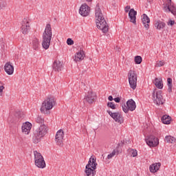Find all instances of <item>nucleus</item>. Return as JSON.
I'll return each mask as SVG.
<instances>
[{
    "mask_svg": "<svg viewBox=\"0 0 176 176\" xmlns=\"http://www.w3.org/2000/svg\"><path fill=\"white\" fill-rule=\"evenodd\" d=\"M135 108H137V105L135 104V102L133 100V99L129 100L126 102V105L124 104V106H122V110L125 113H127L129 111H135Z\"/></svg>",
    "mask_w": 176,
    "mask_h": 176,
    "instance_id": "obj_9",
    "label": "nucleus"
},
{
    "mask_svg": "<svg viewBox=\"0 0 176 176\" xmlns=\"http://www.w3.org/2000/svg\"><path fill=\"white\" fill-rule=\"evenodd\" d=\"M163 65H164V61H160L157 63V67H163Z\"/></svg>",
    "mask_w": 176,
    "mask_h": 176,
    "instance_id": "obj_38",
    "label": "nucleus"
},
{
    "mask_svg": "<svg viewBox=\"0 0 176 176\" xmlns=\"http://www.w3.org/2000/svg\"><path fill=\"white\" fill-rule=\"evenodd\" d=\"M167 86L168 93H171V91H173V79L171 78H168Z\"/></svg>",
    "mask_w": 176,
    "mask_h": 176,
    "instance_id": "obj_28",
    "label": "nucleus"
},
{
    "mask_svg": "<svg viewBox=\"0 0 176 176\" xmlns=\"http://www.w3.org/2000/svg\"><path fill=\"white\" fill-rule=\"evenodd\" d=\"M87 2H91L93 0H86Z\"/></svg>",
    "mask_w": 176,
    "mask_h": 176,
    "instance_id": "obj_45",
    "label": "nucleus"
},
{
    "mask_svg": "<svg viewBox=\"0 0 176 176\" xmlns=\"http://www.w3.org/2000/svg\"><path fill=\"white\" fill-rule=\"evenodd\" d=\"M154 25L157 30H163L166 27V24L162 21H155Z\"/></svg>",
    "mask_w": 176,
    "mask_h": 176,
    "instance_id": "obj_23",
    "label": "nucleus"
},
{
    "mask_svg": "<svg viewBox=\"0 0 176 176\" xmlns=\"http://www.w3.org/2000/svg\"><path fill=\"white\" fill-rule=\"evenodd\" d=\"M53 70L55 72H60V71H63L64 66H63V63L60 60H55L52 65Z\"/></svg>",
    "mask_w": 176,
    "mask_h": 176,
    "instance_id": "obj_18",
    "label": "nucleus"
},
{
    "mask_svg": "<svg viewBox=\"0 0 176 176\" xmlns=\"http://www.w3.org/2000/svg\"><path fill=\"white\" fill-rule=\"evenodd\" d=\"M79 13L83 17H87V16H89V14H90L89 6H87V4L86 3H83L79 9Z\"/></svg>",
    "mask_w": 176,
    "mask_h": 176,
    "instance_id": "obj_14",
    "label": "nucleus"
},
{
    "mask_svg": "<svg viewBox=\"0 0 176 176\" xmlns=\"http://www.w3.org/2000/svg\"><path fill=\"white\" fill-rule=\"evenodd\" d=\"M152 96L154 103L157 105H163V104H164V99H163L162 91H154L152 94Z\"/></svg>",
    "mask_w": 176,
    "mask_h": 176,
    "instance_id": "obj_8",
    "label": "nucleus"
},
{
    "mask_svg": "<svg viewBox=\"0 0 176 176\" xmlns=\"http://www.w3.org/2000/svg\"><path fill=\"white\" fill-rule=\"evenodd\" d=\"M161 120L164 124H170L171 123V117L170 116L164 115Z\"/></svg>",
    "mask_w": 176,
    "mask_h": 176,
    "instance_id": "obj_25",
    "label": "nucleus"
},
{
    "mask_svg": "<svg viewBox=\"0 0 176 176\" xmlns=\"http://www.w3.org/2000/svg\"><path fill=\"white\" fill-rule=\"evenodd\" d=\"M4 8H6V2L5 1L0 2V9H3Z\"/></svg>",
    "mask_w": 176,
    "mask_h": 176,
    "instance_id": "obj_35",
    "label": "nucleus"
},
{
    "mask_svg": "<svg viewBox=\"0 0 176 176\" xmlns=\"http://www.w3.org/2000/svg\"><path fill=\"white\" fill-rule=\"evenodd\" d=\"M56 105V100L53 96H48L42 103L41 111L43 113H47Z\"/></svg>",
    "mask_w": 176,
    "mask_h": 176,
    "instance_id": "obj_5",
    "label": "nucleus"
},
{
    "mask_svg": "<svg viewBox=\"0 0 176 176\" xmlns=\"http://www.w3.org/2000/svg\"><path fill=\"white\" fill-rule=\"evenodd\" d=\"M52 36H53V32H52V25L48 23L46 25L45 31L43 33L42 47L45 50H47V49L50 47Z\"/></svg>",
    "mask_w": 176,
    "mask_h": 176,
    "instance_id": "obj_2",
    "label": "nucleus"
},
{
    "mask_svg": "<svg viewBox=\"0 0 176 176\" xmlns=\"http://www.w3.org/2000/svg\"><path fill=\"white\" fill-rule=\"evenodd\" d=\"M32 46L34 50H38L39 46H41L39 44V40L36 38H34L32 41Z\"/></svg>",
    "mask_w": 176,
    "mask_h": 176,
    "instance_id": "obj_24",
    "label": "nucleus"
},
{
    "mask_svg": "<svg viewBox=\"0 0 176 176\" xmlns=\"http://www.w3.org/2000/svg\"><path fill=\"white\" fill-rule=\"evenodd\" d=\"M142 22L144 25V28H146V30H149V23H151V19H149L148 15H146V14H142Z\"/></svg>",
    "mask_w": 176,
    "mask_h": 176,
    "instance_id": "obj_21",
    "label": "nucleus"
},
{
    "mask_svg": "<svg viewBox=\"0 0 176 176\" xmlns=\"http://www.w3.org/2000/svg\"><path fill=\"white\" fill-rule=\"evenodd\" d=\"M167 3H166V8H168V6L169 7H170V6H171V0H167Z\"/></svg>",
    "mask_w": 176,
    "mask_h": 176,
    "instance_id": "obj_41",
    "label": "nucleus"
},
{
    "mask_svg": "<svg viewBox=\"0 0 176 176\" xmlns=\"http://www.w3.org/2000/svg\"><path fill=\"white\" fill-rule=\"evenodd\" d=\"M3 89H5V87H3V85L0 86V94H2Z\"/></svg>",
    "mask_w": 176,
    "mask_h": 176,
    "instance_id": "obj_42",
    "label": "nucleus"
},
{
    "mask_svg": "<svg viewBox=\"0 0 176 176\" xmlns=\"http://www.w3.org/2000/svg\"><path fill=\"white\" fill-rule=\"evenodd\" d=\"M55 141L58 146H63L64 145V143H63L64 141V131L60 129L56 132Z\"/></svg>",
    "mask_w": 176,
    "mask_h": 176,
    "instance_id": "obj_10",
    "label": "nucleus"
},
{
    "mask_svg": "<svg viewBox=\"0 0 176 176\" xmlns=\"http://www.w3.org/2000/svg\"><path fill=\"white\" fill-rule=\"evenodd\" d=\"M107 107L111 109H116V104H113L112 102H109L107 103Z\"/></svg>",
    "mask_w": 176,
    "mask_h": 176,
    "instance_id": "obj_33",
    "label": "nucleus"
},
{
    "mask_svg": "<svg viewBox=\"0 0 176 176\" xmlns=\"http://www.w3.org/2000/svg\"><path fill=\"white\" fill-rule=\"evenodd\" d=\"M95 17L97 28L102 31L104 34H107V32H108V23H107V21L105 20V18H104L102 11H101V8H100V5L98 3L95 8Z\"/></svg>",
    "mask_w": 176,
    "mask_h": 176,
    "instance_id": "obj_1",
    "label": "nucleus"
},
{
    "mask_svg": "<svg viewBox=\"0 0 176 176\" xmlns=\"http://www.w3.org/2000/svg\"><path fill=\"white\" fill-rule=\"evenodd\" d=\"M67 45H74V41H73L72 38H67Z\"/></svg>",
    "mask_w": 176,
    "mask_h": 176,
    "instance_id": "obj_37",
    "label": "nucleus"
},
{
    "mask_svg": "<svg viewBox=\"0 0 176 176\" xmlns=\"http://www.w3.org/2000/svg\"><path fill=\"white\" fill-rule=\"evenodd\" d=\"M175 23V21L170 20V21L168 22V25H171V26H173V25H174Z\"/></svg>",
    "mask_w": 176,
    "mask_h": 176,
    "instance_id": "obj_40",
    "label": "nucleus"
},
{
    "mask_svg": "<svg viewBox=\"0 0 176 176\" xmlns=\"http://www.w3.org/2000/svg\"><path fill=\"white\" fill-rule=\"evenodd\" d=\"M116 155V151L113 150L111 153L107 155V159H112Z\"/></svg>",
    "mask_w": 176,
    "mask_h": 176,
    "instance_id": "obj_34",
    "label": "nucleus"
},
{
    "mask_svg": "<svg viewBox=\"0 0 176 176\" xmlns=\"http://www.w3.org/2000/svg\"><path fill=\"white\" fill-rule=\"evenodd\" d=\"M4 71L8 74V75H13V73L14 72V67L12 64H10V62H8L5 64Z\"/></svg>",
    "mask_w": 176,
    "mask_h": 176,
    "instance_id": "obj_20",
    "label": "nucleus"
},
{
    "mask_svg": "<svg viewBox=\"0 0 176 176\" xmlns=\"http://www.w3.org/2000/svg\"><path fill=\"white\" fill-rule=\"evenodd\" d=\"M113 100L116 102H120V98L119 97L115 98Z\"/></svg>",
    "mask_w": 176,
    "mask_h": 176,
    "instance_id": "obj_43",
    "label": "nucleus"
},
{
    "mask_svg": "<svg viewBox=\"0 0 176 176\" xmlns=\"http://www.w3.org/2000/svg\"><path fill=\"white\" fill-rule=\"evenodd\" d=\"M175 138L171 135H167L165 137V142H167L168 144H174L175 143Z\"/></svg>",
    "mask_w": 176,
    "mask_h": 176,
    "instance_id": "obj_27",
    "label": "nucleus"
},
{
    "mask_svg": "<svg viewBox=\"0 0 176 176\" xmlns=\"http://www.w3.org/2000/svg\"><path fill=\"white\" fill-rule=\"evenodd\" d=\"M21 129L23 134L28 135L31 131V129H32V124H31L30 122H26L23 124Z\"/></svg>",
    "mask_w": 176,
    "mask_h": 176,
    "instance_id": "obj_16",
    "label": "nucleus"
},
{
    "mask_svg": "<svg viewBox=\"0 0 176 176\" xmlns=\"http://www.w3.org/2000/svg\"><path fill=\"white\" fill-rule=\"evenodd\" d=\"M135 63L136 64H141V63H142V57L140 56H136L135 57Z\"/></svg>",
    "mask_w": 176,
    "mask_h": 176,
    "instance_id": "obj_31",
    "label": "nucleus"
},
{
    "mask_svg": "<svg viewBox=\"0 0 176 176\" xmlns=\"http://www.w3.org/2000/svg\"><path fill=\"white\" fill-rule=\"evenodd\" d=\"M131 152L132 153L133 157H135V156H137V155H138V153L137 152V150L132 149L131 151Z\"/></svg>",
    "mask_w": 176,
    "mask_h": 176,
    "instance_id": "obj_36",
    "label": "nucleus"
},
{
    "mask_svg": "<svg viewBox=\"0 0 176 176\" xmlns=\"http://www.w3.org/2000/svg\"><path fill=\"white\" fill-rule=\"evenodd\" d=\"M85 58V52L80 48V52H77L73 57V60L76 62L82 61Z\"/></svg>",
    "mask_w": 176,
    "mask_h": 176,
    "instance_id": "obj_19",
    "label": "nucleus"
},
{
    "mask_svg": "<svg viewBox=\"0 0 176 176\" xmlns=\"http://www.w3.org/2000/svg\"><path fill=\"white\" fill-rule=\"evenodd\" d=\"M154 84L157 89H163V80L162 79L156 78Z\"/></svg>",
    "mask_w": 176,
    "mask_h": 176,
    "instance_id": "obj_26",
    "label": "nucleus"
},
{
    "mask_svg": "<svg viewBox=\"0 0 176 176\" xmlns=\"http://www.w3.org/2000/svg\"><path fill=\"white\" fill-rule=\"evenodd\" d=\"M96 99V93L90 91L84 98V102H88V104H93Z\"/></svg>",
    "mask_w": 176,
    "mask_h": 176,
    "instance_id": "obj_15",
    "label": "nucleus"
},
{
    "mask_svg": "<svg viewBox=\"0 0 176 176\" xmlns=\"http://www.w3.org/2000/svg\"><path fill=\"white\" fill-rule=\"evenodd\" d=\"M14 116L16 118L14 123H16V122H19V120H20V119H21V118H22L21 112L19 111V112L15 113Z\"/></svg>",
    "mask_w": 176,
    "mask_h": 176,
    "instance_id": "obj_30",
    "label": "nucleus"
},
{
    "mask_svg": "<svg viewBox=\"0 0 176 176\" xmlns=\"http://www.w3.org/2000/svg\"><path fill=\"white\" fill-rule=\"evenodd\" d=\"M160 166H162L160 162L151 164L149 167L151 173H156L158 171L159 168H160Z\"/></svg>",
    "mask_w": 176,
    "mask_h": 176,
    "instance_id": "obj_22",
    "label": "nucleus"
},
{
    "mask_svg": "<svg viewBox=\"0 0 176 176\" xmlns=\"http://www.w3.org/2000/svg\"><path fill=\"white\" fill-rule=\"evenodd\" d=\"M146 142L148 146H157L159 145V139L154 135H150L146 139Z\"/></svg>",
    "mask_w": 176,
    "mask_h": 176,
    "instance_id": "obj_12",
    "label": "nucleus"
},
{
    "mask_svg": "<svg viewBox=\"0 0 176 176\" xmlns=\"http://www.w3.org/2000/svg\"><path fill=\"white\" fill-rule=\"evenodd\" d=\"M47 133V129L46 126L43 124L34 132V136H33L34 144H38V142H41V138H43V137H45V135H46Z\"/></svg>",
    "mask_w": 176,
    "mask_h": 176,
    "instance_id": "obj_4",
    "label": "nucleus"
},
{
    "mask_svg": "<svg viewBox=\"0 0 176 176\" xmlns=\"http://www.w3.org/2000/svg\"><path fill=\"white\" fill-rule=\"evenodd\" d=\"M36 123H38V124H43V118H42V116H38L36 118Z\"/></svg>",
    "mask_w": 176,
    "mask_h": 176,
    "instance_id": "obj_32",
    "label": "nucleus"
},
{
    "mask_svg": "<svg viewBox=\"0 0 176 176\" xmlns=\"http://www.w3.org/2000/svg\"><path fill=\"white\" fill-rule=\"evenodd\" d=\"M96 158L94 156H91L89 158L88 164L85 166L84 176H95L96 175V169L97 168V162Z\"/></svg>",
    "mask_w": 176,
    "mask_h": 176,
    "instance_id": "obj_3",
    "label": "nucleus"
},
{
    "mask_svg": "<svg viewBox=\"0 0 176 176\" xmlns=\"http://www.w3.org/2000/svg\"><path fill=\"white\" fill-rule=\"evenodd\" d=\"M148 2H150V3L152 2V0L148 1Z\"/></svg>",
    "mask_w": 176,
    "mask_h": 176,
    "instance_id": "obj_46",
    "label": "nucleus"
},
{
    "mask_svg": "<svg viewBox=\"0 0 176 176\" xmlns=\"http://www.w3.org/2000/svg\"><path fill=\"white\" fill-rule=\"evenodd\" d=\"M137 11L134 10V8H132L129 10V17L130 19L131 23L133 24H137Z\"/></svg>",
    "mask_w": 176,
    "mask_h": 176,
    "instance_id": "obj_17",
    "label": "nucleus"
},
{
    "mask_svg": "<svg viewBox=\"0 0 176 176\" xmlns=\"http://www.w3.org/2000/svg\"><path fill=\"white\" fill-rule=\"evenodd\" d=\"M168 12H170L172 14L176 16V7L174 6H168L166 8Z\"/></svg>",
    "mask_w": 176,
    "mask_h": 176,
    "instance_id": "obj_29",
    "label": "nucleus"
},
{
    "mask_svg": "<svg viewBox=\"0 0 176 176\" xmlns=\"http://www.w3.org/2000/svg\"><path fill=\"white\" fill-rule=\"evenodd\" d=\"M130 9H131L130 6H126L124 8L126 13H129V11L130 10Z\"/></svg>",
    "mask_w": 176,
    "mask_h": 176,
    "instance_id": "obj_39",
    "label": "nucleus"
},
{
    "mask_svg": "<svg viewBox=\"0 0 176 176\" xmlns=\"http://www.w3.org/2000/svg\"><path fill=\"white\" fill-rule=\"evenodd\" d=\"M21 28L22 34H24L25 35L26 34H28V31L31 30V27L30 26V21H28V19H24L22 21Z\"/></svg>",
    "mask_w": 176,
    "mask_h": 176,
    "instance_id": "obj_13",
    "label": "nucleus"
},
{
    "mask_svg": "<svg viewBox=\"0 0 176 176\" xmlns=\"http://www.w3.org/2000/svg\"><path fill=\"white\" fill-rule=\"evenodd\" d=\"M108 100H109V101H113V97L112 96H109L108 97Z\"/></svg>",
    "mask_w": 176,
    "mask_h": 176,
    "instance_id": "obj_44",
    "label": "nucleus"
},
{
    "mask_svg": "<svg viewBox=\"0 0 176 176\" xmlns=\"http://www.w3.org/2000/svg\"><path fill=\"white\" fill-rule=\"evenodd\" d=\"M34 155L35 165L38 166V168H45V167H46V162H45L43 156L37 151H34Z\"/></svg>",
    "mask_w": 176,
    "mask_h": 176,
    "instance_id": "obj_6",
    "label": "nucleus"
},
{
    "mask_svg": "<svg viewBox=\"0 0 176 176\" xmlns=\"http://www.w3.org/2000/svg\"><path fill=\"white\" fill-rule=\"evenodd\" d=\"M128 79L130 87L135 90L137 89V73L134 70H130L128 73Z\"/></svg>",
    "mask_w": 176,
    "mask_h": 176,
    "instance_id": "obj_7",
    "label": "nucleus"
},
{
    "mask_svg": "<svg viewBox=\"0 0 176 176\" xmlns=\"http://www.w3.org/2000/svg\"><path fill=\"white\" fill-rule=\"evenodd\" d=\"M107 113L112 118L115 122H117L118 123H120V124H122L123 123V116L120 114L119 112L113 113L111 111H107Z\"/></svg>",
    "mask_w": 176,
    "mask_h": 176,
    "instance_id": "obj_11",
    "label": "nucleus"
}]
</instances>
